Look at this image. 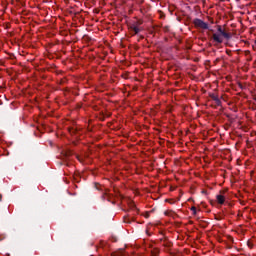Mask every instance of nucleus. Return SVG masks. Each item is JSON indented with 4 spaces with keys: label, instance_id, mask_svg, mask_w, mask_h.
<instances>
[{
    "label": "nucleus",
    "instance_id": "20e7f679",
    "mask_svg": "<svg viewBox=\"0 0 256 256\" xmlns=\"http://www.w3.org/2000/svg\"><path fill=\"white\" fill-rule=\"evenodd\" d=\"M209 96H210V98H211L213 101H215V103H216L217 105H220V104H221V100L219 99V97H218L216 94H210Z\"/></svg>",
    "mask_w": 256,
    "mask_h": 256
},
{
    "label": "nucleus",
    "instance_id": "f8f14e48",
    "mask_svg": "<svg viewBox=\"0 0 256 256\" xmlns=\"http://www.w3.org/2000/svg\"><path fill=\"white\" fill-rule=\"evenodd\" d=\"M255 45H256V40H255Z\"/></svg>",
    "mask_w": 256,
    "mask_h": 256
},
{
    "label": "nucleus",
    "instance_id": "1a4fd4ad",
    "mask_svg": "<svg viewBox=\"0 0 256 256\" xmlns=\"http://www.w3.org/2000/svg\"><path fill=\"white\" fill-rule=\"evenodd\" d=\"M191 211L193 212V214H196V207H191Z\"/></svg>",
    "mask_w": 256,
    "mask_h": 256
},
{
    "label": "nucleus",
    "instance_id": "f257e3e1",
    "mask_svg": "<svg viewBox=\"0 0 256 256\" xmlns=\"http://www.w3.org/2000/svg\"><path fill=\"white\" fill-rule=\"evenodd\" d=\"M193 24L196 28L199 29H203V30H207L209 29V25L208 23H205L204 21H202L201 19H194L193 20Z\"/></svg>",
    "mask_w": 256,
    "mask_h": 256
},
{
    "label": "nucleus",
    "instance_id": "9b49d317",
    "mask_svg": "<svg viewBox=\"0 0 256 256\" xmlns=\"http://www.w3.org/2000/svg\"><path fill=\"white\" fill-rule=\"evenodd\" d=\"M231 51L227 50L226 53L229 54Z\"/></svg>",
    "mask_w": 256,
    "mask_h": 256
},
{
    "label": "nucleus",
    "instance_id": "6e6552de",
    "mask_svg": "<svg viewBox=\"0 0 256 256\" xmlns=\"http://www.w3.org/2000/svg\"><path fill=\"white\" fill-rule=\"evenodd\" d=\"M124 254V250L121 249L120 251H118V256H122Z\"/></svg>",
    "mask_w": 256,
    "mask_h": 256
},
{
    "label": "nucleus",
    "instance_id": "7ed1b4c3",
    "mask_svg": "<svg viewBox=\"0 0 256 256\" xmlns=\"http://www.w3.org/2000/svg\"><path fill=\"white\" fill-rule=\"evenodd\" d=\"M217 31L218 34L222 35L225 39H230L231 38V34L228 32H225L221 26H217Z\"/></svg>",
    "mask_w": 256,
    "mask_h": 256
},
{
    "label": "nucleus",
    "instance_id": "f03ea898",
    "mask_svg": "<svg viewBox=\"0 0 256 256\" xmlns=\"http://www.w3.org/2000/svg\"><path fill=\"white\" fill-rule=\"evenodd\" d=\"M223 35L220 34V33H213L212 34V39L214 42L218 43V44H221L223 43Z\"/></svg>",
    "mask_w": 256,
    "mask_h": 256
},
{
    "label": "nucleus",
    "instance_id": "423d86ee",
    "mask_svg": "<svg viewBox=\"0 0 256 256\" xmlns=\"http://www.w3.org/2000/svg\"><path fill=\"white\" fill-rule=\"evenodd\" d=\"M104 197H105L106 199H108V201H111L112 195L109 194V193H105V194H104Z\"/></svg>",
    "mask_w": 256,
    "mask_h": 256
},
{
    "label": "nucleus",
    "instance_id": "39448f33",
    "mask_svg": "<svg viewBox=\"0 0 256 256\" xmlns=\"http://www.w3.org/2000/svg\"><path fill=\"white\" fill-rule=\"evenodd\" d=\"M216 200L219 205H223L225 203V197L223 195H217Z\"/></svg>",
    "mask_w": 256,
    "mask_h": 256
},
{
    "label": "nucleus",
    "instance_id": "0eeeda50",
    "mask_svg": "<svg viewBox=\"0 0 256 256\" xmlns=\"http://www.w3.org/2000/svg\"><path fill=\"white\" fill-rule=\"evenodd\" d=\"M132 31H134V34H138L140 32V29L138 27L132 28Z\"/></svg>",
    "mask_w": 256,
    "mask_h": 256
},
{
    "label": "nucleus",
    "instance_id": "9d476101",
    "mask_svg": "<svg viewBox=\"0 0 256 256\" xmlns=\"http://www.w3.org/2000/svg\"><path fill=\"white\" fill-rule=\"evenodd\" d=\"M253 100H255V101H256V95H254V96H253Z\"/></svg>",
    "mask_w": 256,
    "mask_h": 256
}]
</instances>
